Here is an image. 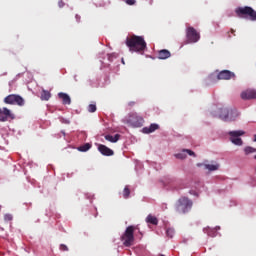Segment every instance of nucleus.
Returning a JSON list of instances; mask_svg holds the SVG:
<instances>
[{
	"label": "nucleus",
	"mask_w": 256,
	"mask_h": 256,
	"mask_svg": "<svg viewBox=\"0 0 256 256\" xmlns=\"http://www.w3.org/2000/svg\"><path fill=\"white\" fill-rule=\"evenodd\" d=\"M204 233H207L209 237H217V230L213 228H204Z\"/></svg>",
	"instance_id": "20"
},
{
	"label": "nucleus",
	"mask_w": 256,
	"mask_h": 256,
	"mask_svg": "<svg viewBox=\"0 0 256 256\" xmlns=\"http://www.w3.org/2000/svg\"><path fill=\"white\" fill-rule=\"evenodd\" d=\"M135 230H137V226L130 225L122 234L120 239L124 247H131L135 243Z\"/></svg>",
	"instance_id": "4"
},
{
	"label": "nucleus",
	"mask_w": 256,
	"mask_h": 256,
	"mask_svg": "<svg viewBox=\"0 0 256 256\" xmlns=\"http://www.w3.org/2000/svg\"><path fill=\"white\" fill-rule=\"evenodd\" d=\"M193 208V201L188 197L182 196L175 203V211L178 215H185Z\"/></svg>",
	"instance_id": "2"
},
{
	"label": "nucleus",
	"mask_w": 256,
	"mask_h": 256,
	"mask_svg": "<svg viewBox=\"0 0 256 256\" xmlns=\"http://www.w3.org/2000/svg\"><path fill=\"white\" fill-rule=\"evenodd\" d=\"M4 221H13V215L5 214L4 215Z\"/></svg>",
	"instance_id": "28"
},
{
	"label": "nucleus",
	"mask_w": 256,
	"mask_h": 256,
	"mask_svg": "<svg viewBox=\"0 0 256 256\" xmlns=\"http://www.w3.org/2000/svg\"><path fill=\"white\" fill-rule=\"evenodd\" d=\"M241 99L243 101H251V99H256V90L255 89H247L241 92Z\"/></svg>",
	"instance_id": "10"
},
{
	"label": "nucleus",
	"mask_w": 256,
	"mask_h": 256,
	"mask_svg": "<svg viewBox=\"0 0 256 256\" xmlns=\"http://www.w3.org/2000/svg\"><path fill=\"white\" fill-rule=\"evenodd\" d=\"M126 46L131 52L143 53L147 49V42L143 36H137L135 34L126 38Z\"/></svg>",
	"instance_id": "1"
},
{
	"label": "nucleus",
	"mask_w": 256,
	"mask_h": 256,
	"mask_svg": "<svg viewBox=\"0 0 256 256\" xmlns=\"http://www.w3.org/2000/svg\"><path fill=\"white\" fill-rule=\"evenodd\" d=\"M127 5H135L137 3L135 0H126Z\"/></svg>",
	"instance_id": "31"
},
{
	"label": "nucleus",
	"mask_w": 256,
	"mask_h": 256,
	"mask_svg": "<svg viewBox=\"0 0 256 256\" xmlns=\"http://www.w3.org/2000/svg\"><path fill=\"white\" fill-rule=\"evenodd\" d=\"M239 117V112L235 109L221 108L219 118L222 121H235Z\"/></svg>",
	"instance_id": "5"
},
{
	"label": "nucleus",
	"mask_w": 256,
	"mask_h": 256,
	"mask_svg": "<svg viewBox=\"0 0 256 256\" xmlns=\"http://www.w3.org/2000/svg\"><path fill=\"white\" fill-rule=\"evenodd\" d=\"M171 57V52L167 49H162L158 52V59H169Z\"/></svg>",
	"instance_id": "16"
},
{
	"label": "nucleus",
	"mask_w": 256,
	"mask_h": 256,
	"mask_svg": "<svg viewBox=\"0 0 256 256\" xmlns=\"http://www.w3.org/2000/svg\"><path fill=\"white\" fill-rule=\"evenodd\" d=\"M236 17L239 19H249L250 21H256V11L250 6L237 7L235 9Z\"/></svg>",
	"instance_id": "3"
},
{
	"label": "nucleus",
	"mask_w": 256,
	"mask_h": 256,
	"mask_svg": "<svg viewBox=\"0 0 256 256\" xmlns=\"http://www.w3.org/2000/svg\"><path fill=\"white\" fill-rule=\"evenodd\" d=\"M157 129H159L158 124H151L149 127H144L142 129V133L149 135V133H154V131H157Z\"/></svg>",
	"instance_id": "15"
},
{
	"label": "nucleus",
	"mask_w": 256,
	"mask_h": 256,
	"mask_svg": "<svg viewBox=\"0 0 256 256\" xmlns=\"http://www.w3.org/2000/svg\"><path fill=\"white\" fill-rule=\"evenodd\" d=\"M133 105H135V102H129L130 107H133Z\"/></svg>",
	"instance_id": "34"
},
{
	"label": "nucleus",
	"mask_w": 256,
	"mask_h": 256,
	"mask_svg": "<svg viewBox=\"0 0 256 256\" xmlns=\"http://www.w3.org/2000/svg\"><path fill=\"white\" fill-rule=\"evenodd\" d=\"M58 7H60V8L65 7V2H63V0H60V1L58 2Z\"/></svg>",
	"instance_id": "32"
},
{
	"label": "nucleus",
	"mask_w": 256,
	"mask_h": 256,
	"mask_svg": "<svg viewBox=\"0 0 256 256\" xmlns=\"http://www.w3.org/2000/svg\"><path fill=\"white\" fill-rule=\"evenodd\" d=\"M184 151H186L190 156L195 157V152H193V150L184 149Z\"/></svg>",
	"instance_id": "30"
},
{
	"label": "nucleus",
	"mask_w": 256,
	"mask_h": 256,
	"mask_svg": "<svg viewBox=\"0 0 256 256\" xmlns=\"http://www.w3.org/2000/svg\"><path fill=\"white\" fill-rule=\"evenodd\" d=\"M75 19L77 23H81V16H79L78 14L75 15Z\"/></svg>",
	"instance_id": "33"
},
{
	"label": "nucleus",
	"mask_w": 256,
	"mask_h": 256,
	"mask_svg": "<svg viewBox=\"0 0 256 256\" xmlns=\"http://www.w3.org/2000/svg\"><path fill=\"white\" fill-rule=\"evenodd\" d=\"M41 101H49L51 99V92L43 90L40 96Z\"/></svg>",
	"instance_id": "19"
},
{
	"label": "nucleus",
	"mask_w": 256,
	"mask_h": 256,
	"mask_svg": "<svg viewBox=\"0 0 256 256\" xmlns=\"http://www.w3.org/2000/svg\"><path fill=\"white\" fill-rule=\"evenodd\" d=\"M8 119H15V115L8 108H0V121L5 122Z\"/></svg>",
	"instance_id": "12"
},
{
	"label": "nucleus",
	"mask_w": 256,
	"mask_h": 256,
	"mask_svg": "<svg viewBox=\"0 0 256 256\" xmlns=\"http://www.w3.org/2000/svg\"><path fill=\"white\" fill-rule=\"evenodd\" d=\"M129 195H131V189H129V186H125L122 192V197L124 199H129Z\"/></svg>",
	"instance_id": "22"
},
{
	"label": "nucleus",
	"mask_w": 256,
	"mask_h": 256,
	"mask_svg": "<svg viewBox=\"0 0 256 256\" xmlns=\"http://www.w3.org/2000/svg\"><path fill=\"white\" fill-rule=\"evenodd\" d=\"M235 77V73L229 71V70H222L217 74V80L221 81H229V79H233Z\"/></svg>",
	"instance_id": "11"
},
{
	"label": "nucleus",
	"mask_w": 256,
	"mask_h": 256,
	"mask_svg": "<svg viewBox=\"0 0 256 256\" xmlns=\"http://www.w3.org/2000/svg\"><path fill=\"white\" fill-rule=\"evenodd\" d=\"M98 151L105 157H112V155H115V152L111 148L103 144L98 145Z\"/></svg>",
	"instance_id": "13"
},
{
	"label": "nucleus",
	"mask_w": 256,
	"mask_h": 256,
	"mask_svg": "<svg viewBox=\"0 0 256 256\" xmlns=\"http://www.w3.org/2000/svg\"><path fill=\"white\" fill-rule=\"evenodd\" d=\"M88 111H89V113H95V111H97V105H95V104H90V105L88 106Z\"/></svg>",
	"instance_id": "27"
},
{
	"label": "nucleus",
	"mask_w": 256,
	"mask_h": 256,
	"mask_svg": "<svg viewBox=\"0 0 256 256\" xmlns=\"http://www.w3.org/2000/svg\"><path fill=\"white\" fill-rule=\"evenodd\" d=\"M126 123L130 125V127H143L145 120L143 117L137 115V113H132L128 116Z\"/></svg>",
	"instance_id": "7"
},
{
	"label": "nucleus",
	"mask_w": 256,
	"mask_h": 256,
	"mask_svg": "<svg viewBox=\"0 0 256 256\" xmlns=\"http://www.w3.org/2000/svg\"><path fill=\"white\" fill-rule=\"evenodd\" d=\"M4 103L6 105H18V107H23V105H25V99L17 94H10L4 98Z\"/></svg>",
	"instance_id": "6"
},
{
	"label": "nucleus",
	"mask_w": 256,
	"mask_h": 256,
	"mask_svg": "<svg viewBox=\"0 0 256 256\" xmlns=\"http://www.w3.org/2000/svg\"><path fill=\"white\" fill-rule=\"evenodd\" d=\"M58 97L62 100L63 105H71V97L68 94L60 92Z\"/></svg>",
	"instance_id": "14"
},
{
	"label": "nucleus",
	"mask_w": 256,
	"mask_h": 256,
	"mask_svg": "<svg viewBox=\"0 0 256 256\" xmlns=\"http://www.w3.org/2000/svg\"><path fill=\"white\" fill-rule=\"evenodd\" d=\"M186 39L188 43H197L201 39V35L197 30L191 26L186 29Z\"/></svg>",
	"instance_id": "9"
},
{
	"label": "nucleus",
	"mask_w": 256,
	"mask_h": 256,
	"mask_svg": "<svg viewBox=\"0 0 256 256\" xmlns=\"http://www.w3.org/2000/svg\"><path fill=\"white\" fill-rule=\"evenodd\" d=\"M205 169H208V171H217L219 164H206Z\"/></svg>",
	"instance_id": "23"
},
{
	"label": "nucleus",
	"mask_w": 256,
	"mask_h": 256,
	"mask_svg": "<svg viewBox=\"0 0 256 256\" xmlns=\"http://www.w3.org/2000/svg\"><path fill=\"white\" fill-rule=\"evenodd\" d=\"M244 151H245V154H246V155H249V154H251V153H256V149L253 148V147H251V146L246 147V148L244 149Z\"/></svg>",
	"instance_id": "25"
},
{
	"label": "nucleus",
	"mask_w": 256,
	"mask_h": 256,
	"mask_svg": "<svg viewBox=\"0 0 256 256\" xmlns=\"http://www.w3.org/2000/svg\"><path fill=\"white\" fill-rule=\"evenodd\" d=\"M228 135L230 137L231 143L233 145H238L241 147L243 145V140L241 139L242 135H245V131L243 130H235V131H230L228 132Z\"/></svg>",
	"instance_id": "8"
},
{
	"label": "nucleus",
	"mask_w": 256,
	"mask_h": 256,
	"mask_svg": "<svg viewBox=\"0 0 256 256\" xmlns=\"http://www.w3.org/2000/svg\"><path fill=\"white\" fill-rule=\"evenodd\" d=\"M60 251H69V248L65 244L60 245Z\"/></svg>",
	"instance_id": "29"
},
{
	"label": "nucleus",
	"mask_w": 256,
	"mask_h": 256,
	"mask_svg": "<svg viewBox=\"0 0 256 256\" xmlns=\"http://www.w3.org/2000/svg\"><path fill=\"white\" fill-rule=\"evenodd\" d=\"M231 33H235V30L231 29Z\"/></svg>",
	"instance_id": "35"
},
{
	"label": "nucleus",
	"mask_w": 256,
	"mask_h": 256,
	"mask_svg": "<svg viewBox=\"0 0 256 256\" xmlns=\"http://www.w3.org/2000/svg\"><path fill=\"white\" fill-rule=\"evenodd\" d=\"M146 222L147 223H150L151 225H158L159 223V220L157 219V217L149 214L147 217H146Z\"/></svg>",
	"instance_id": "18"
},
{
	"label": "nucleus",
	"mask_w": 256,
	"mask_h": 256,
	"mask_svg": "<svg viewBox=\"0 0 256 256\" xmlns=\"http://www.w3.org/2000/svg\"><path fill=\"white\" fill-rule=\"evenodd\" d=\"M166 235H167V237H170V239H172V237L175 235V229H173V228H168V229L166 230Z\"/></svg>",
	"instance_id": "26"
},
{
	"label": "nucleus",
	"mask_w": 256,
	"mask_h": 256,
	"mask_svg": "<svg viewBox=\"0 0 256 256\" xmlns=\"http://www.w3.org/2000/svg\"><path fill=\"white\" fill-rule=\"evenodd\" d=\"M254 141L256 142V135L254 136Z\"/></svg>",
	"instance_id": "36"
},
{
	"label": "nucleus",
	"mask_w": 256,
	"mask_h": 256,
	"mask_svg": "<svg viewBox=\"0 0 256 256\" xmlns=\"http://www.w3.org/2000/svg\"><path fill=\"white\" fill-rule=\"evenodd\" d=\"M105 139L106 141H109L110 143H117V141H119V139H121V135L116 134L115 136L112 135H105Z\"/></svg>",
	"instance_id": "17"
},
{
	"label": "nucleus",
	"mask_w": 256,
	"mask_h": 256,
	"mask_svg": "<svg viewBox=\"0 0 256 256\" xmlns=\"http://www.w3.org/2000/svg\"><path fill=\"white\" fill-rule=\"evenodd\" d=\"M176 159H186L187 154L185 150H182V152L175 154Z\"/></svg>",
	"instance_id": "24"
},
{
	"label": "nucleus",
	"mask_w": 256,
	"mask_h": 256,
	"mask_svg": "<svg viewBox=\"0 0 256 256\" xmlns=\"http://www.w3.org/2000/svg\"><path fill=\"white\" fill-rule=\"evenodd\" d=\"M89 149H91L90 143H85V144L81 145L80 147H78V151H80L82 153L89 151Z\"/></svg>",
	"instance_id": "21"
}]
</instances>
